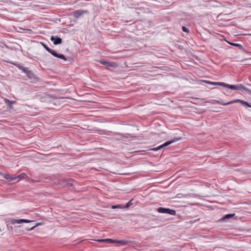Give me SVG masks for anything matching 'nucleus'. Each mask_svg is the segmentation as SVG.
Segmentation results:
<instances>
[{
    "instance_id": "nucleus-24",
    "label": "nucleus",
    "mask_w": 251,
    "mask_h": 251,
    "mask_svg": "<svg viewBox=\"0 0 251 251\" xmlns=\"http://www.w3.org/2000/svg\"><path fill=\"white\" fill-rule=\"evenodd\" d=\"M116 207H119V206H112V208H115Z\"/></svg>"
},
{
    "instance_id": "nucleus-9",
    "label": "nucleus",
    "mask_w": 251,
    "mask_h": 251,
    "mask_svg": "<svg viewBox=\"0 0 251 251\" xmlns=\"http://www.w3.org/2000/svg\"><path fill=\"white\" fill-rule=\"evenodd\" d=\"M240 102L242 105H246V106H247L248 107H251V104H249V103H248L246 101H243V100H236L234 101H230L227 103H226V104H231V103H234V102Z\"/></svg>"
},
{
    "instance_id": "nucleus-21",
    "label": "nucleus",
    "mask_w": 251,
    "mask_h": 251,
    "mask_svg": "<svg viewBox=\"0 0 251 251\" xmlns=\"http://www.w3.org/2000/svg\"><path fill=\"white\" fill-rule=\"evenodd\" d=\"M41 225V223H37L36 224L35 226H32L31 227H30V228L29 229H27V230H32L35 227H36L37 226H39V225Z\"/></svg>"
},
{
    "instance_id": "nucleus-16",
    "label": "nucleus",
    "mask_w": 251,
    "mask_h": 251,
    "mask_svg": "<svg viewBox=\"0 0 251 251\" xmlns=\"http://www.w3.org/2000/svg\"><path fill=\"white\" fill-rule=\"evenodd\" d=\"M4 101L6 103H8L9 104H13V103H14L16 102V101H15V100L10 101L7 99H5Z\"/></svg>"
},
{
    "instance_id": "nucleus-25",
    "label": "nucleus",
    "mask_w": 251,
    "mask_h": 251,
    "mask_svg": "<svg viewBox=\"0 0 251 251\" xmlns=\"http://www.w3.org/2000/svg\"><path fill=\"white\" fill-rule=\"evenodd\" d=\"M85 94L88 95V94H90V93H86Z\"/></svg>"
},
{
    "instance_id": "nucleus-22",
    "label": "nucleus",
    "mask_w": 251,
    "mask_h": 251,
    "mask_svg": "<svg viewBox=\"0 0 251 251\" xmlns=\"http://www.w3.org/2000/svg\"><path fill=\"white\" fill-rule=\"evenodd\" d=\"M100 62L101 64L106 65H107V64L108 63V62L105 61H100Z\"/></svg>"
},
{
    "instance_id": "nucleus-15",
    "label": "nucleus",
    "mask_w": 251,
    "mask_h": 251,
    "mask_svg": "<svg viewBox=\"0 0 251 251\" xmlns=\"http://www.w3.org/2000/svg\"><path fill=\"white\" fill-rule=\"evenodd\" d=\"M234 215H235V214H226V215L225 216V217H224L223 219H229V218H230L233 217Z\"/></svg>"
},
{
    "instance_id": "nucleus-20",
    "label": "nucleus",
    "mask_w": 251,
    "mask_h": 251,
    "mask_svg": "<svg viewBox=\"0 0 251 251\" xmlns=\"http://www.w3.org/2000/svg\"><path fill=\"white\" fill-rule=\"evenodd\" d=\"M4 177L6 179L9 180V181H10L11 176L7 174H5Z\"/></svg>"
},
{
    "instance_id": "nucleus-5",
    "label": "nucleus",
    "mask_w": 251,
    "mask_h": 251,
    "mask_svg": "<svg viewBox=\"0 0 251 251\" xmlns=\"http://www.w3.org/2000/svg\"><path fill=\"white\" fill-rule=\"evenodd\" d=\"M179 139H180L177 138V139H175L172 141L166 142L165 143H164L163 144H162L157 147L151 149L150 150L153 151H157L163 148L164 147H167V146L170 145V144H171L172 143L179 140Z\"/></svg>"
},
{
    "instance_id": "nucleus-13",
    "label": "nucleus",
    "mask_w": 251,
    "mask_h": 251,
    "mask_svg": "<svg viewBox=\"0 0 251 251\" xmlns=\"http://www.w3.org/2000/svg\"><path fill=\"white\" fill-rule=\"evenodd\" d=\"M168 208L160 207L158 208L157 211L158 212L161 213H167Z\"/></svg>"
},
{
    "instance_id": "nucleus-6",
    "label": "nucleus",
    "mask_w": 251,
    "mask_h": 251,
    "mask_svg": "<svg viewBox=\"0 0 251 251\" xmlns=\"http://www.w3.org/2000/svg\"><path fill=\"white\" fill-rule=\"evenodd\" d=\"M50 39L55 45L61 44L62 42V39L57 36L52 35Z\"/></svg>"
},
{
    "instance_id": "nucleus-8",
    "label": "nucleus",
    "mask_w": 251,
    "mask_h": 251,
    "mask_svg": "<svg viewBox=\"0 0 251 251\" xmlns=\"http://www.w3.org/2000/svg\"><path fill=\"white\" fill-rule=\"evenodd\" d=\"M33 222V221H30L26 219H12L11 221V223L12 224H20L22 223H29L30 222Z\"/></svg>"
},
{
    "instance_id": "nucleus-19",
    "label": "nucleus",
    "mask_w": 251,
    "mask_h": 251,
    "mask_svg": "<svg viewBox=\"0 0 251 251\" xmlns=\"http://www.w3.org/2000/svg\"><path fill=\"white\" fill-rule=\"evenodd\" d=\"M17 179V176H11L10 181H13Z\"/></svg>"
},
{
    "instance_id": "nucleus-2",
    "label": "nucleus",
    "mask_w": 251,
    "mask_h": 251,
    "mask_svg": "<svg viewBox=\"0 0 251 251\" xmlns=\"http://www.w3.org/2000/svg\"><path fill=\"white\" fill-rule=\"evenodd\" d=\"M11 63L18 67L20 70H22L23 72L25 73L31 82L35 83L39 80L38 77L32 71L29 70L28 68L24 67L23 66L18 63L17 62Z\"/></svg>"
},
{
    "instance_id": "nucleus-23",
    "label": "nucleus",
    "mask_w": 251,
    "mask_h": 251,
    "mask_svg": "<svg viewBox=\"0 0 251 251\" xmlns=\"http://www.w3.org/2000/svg\"><path fill=\"white\" fill-rule=\"evenodd\" d=\"M131 204V201H130L126 203V206L125 207L127 208V207H129Z\"/></svg>"
},
{
    "instance_id": "nucleus-17",
    "label": "nucleus",
    "mask_w": 251,
    "mask_h": 251,
    "mask_svg": "<svg viewBox=\"0 0 251 251\" xmlns=\"http://www.w3.org/2000/svg\"><path fill=\"white\" fill-rule=\"evenodd\" d=\"M182 30L183 32H185L186 33H189L190 32L189 29L187 27H186L184 26H183L182 27Z\"/></svg>"
},
{
    "instance_id": "nucleus-1",
    "label": "nucleus",
    "mask_w": 251,
    "mask_h": 251,
    "mask_svg": "<svg viewBox=\"0 0 251 251\" xmlns=\"http://www.w3.org/2000/svg\"><path fill=\"white\" fill-rule=\"evenodd\" d=\"M205 82L214 85H220L224 87L227 88L228 89H231V90H239L241 92L247 94H250L251 93V90L244 87V86L242 85H229L226 83H225L224 82H210L208 81H204Z\"/></svg>"
},
{
    "instance_id": "nucleus-4",
    "label": "nucleus",
    "mask_w": 251,
    "mask_h": 251,
    "mask_svg": "<svg viewBox=\"0 0 251 251\" xmlns=\"http://www.w3.org/2000/svg\"><path fill=\"white\" fill-rule=\"evenodd\" d=\"M97 241L99 242H105L107 243H117L121 245H126L127 244V242L125 240H113L112 239H98Z\"/></svg>"
},
{
    "instance_id": "nucleus-10",
    "label": "nucleus",
    "mask_w": 251,
    "mask_h": 251,
    "mask_svg": "<svg viewBox=\"0 0 251 251\" xmlns=\"http://www.w3.org/2000/svg\"><path fill=\"white\" fill-rule=\"evenodd\" d=\"M227 42L229 44H230V45H232L233 46L239 48L240 50H243L244 51H245L246 53H251V52L248 51L246 50L245 49H244L243 48V46L241 44H237V43H231V42Z\"/></svg>"
},
{
    "instance_id": "nucleus-14",
    "label": "nucleus",
    "mask_w": 251,
    "mask_h": 251,
    "mask_svg": "<svg viewBox=\"0 0 251 251\" xmlns=\"http://www.w3.org/2000/svg\"><path fill=\"white\" fill-rule=\"evenodd\" d=\"M167 210H168L167 211V214H170L171 215H175L176 214V212L174 210L170 209L168 208Z\"/></svg>"
},
{
    "instance_id": "nucleus-18",
    "label": "nucleus",
    "mask_w": 251,
    "mask_h": 251,
    "mask_svg": "<svg viewBox=\"0 0 251 251\" xmlns=\"http://www.w3.org/2000/svg\"><path fill=\"white\" fill-rule=\"evenodd\" d=\"M115 63L114 62H108V63L107 64V66L111 67L115 66Z\"/></svg>"
},
{
    "instance_id": "nucleus-12",
    "label": "nucleus",
    "mask_w": 251,
    "mask_h": 251,
    "mask_svg": "<svg viewBox=\"0 0 251 251\" xmlns=\"http://www.w3.org/2000/svg\"><path fill=\"white\" fill-rule=\"evenodd\" d=\"M63 186H66L67 187H70L73 186V183L71 180L66 181L65 180H63V183H62Z\"/></svg>"
},
{
    "instance_id": "nucleus-3",
    "label": "nucleus",
    "mask_w": 251,
    "mask_h": 251,
    "mask_svg": "<svg viewBox=\"0 0 251 251\" xmlns=\"http://www.w3.org/2000/svg\"><path fill=\"white\" fill-rule=\"evenodd\" d=\"M41 44L44 49L53 56L63 59L65 61L67 60V58L63 54L57 53L55 50L49 48L48 46L44 43L41 42Z\"/></svg>"
},
{
    "instance_id": "nucleus-7",
    "label": "nucleus",
    "mask_w": 251,
    "mask_h": 251,
    "mask_svg": "<svg viewBox=\"0 0 251 251\" xmlns=\"http://www.w3.org/2000/svg\"><path fill=\"white\" fill-rule=\"evenodd\" d=\"M88 11L83 10H75L73 13V15L76 19L79 18L83 14L87 13Z\"/></svg>"
},
{
    "instance_id": "nucleus-11",
    "label": "nucleus",
    "mask_w": 251,
    "mask_h": 251,
    "mask_svg": "<svg viewBox=\"0 0 251 251\" xmlns=\"http://www.w3.org/2000/svg\"><path fill=\"white\" fill-rule=\"evenodd\" d=\"M17 181H19L20 180L23 179H26L27 181L29 180V178L26 176V174L25 173L21 174L18 176H17Z\"/></svg>"
}]
</instances>
